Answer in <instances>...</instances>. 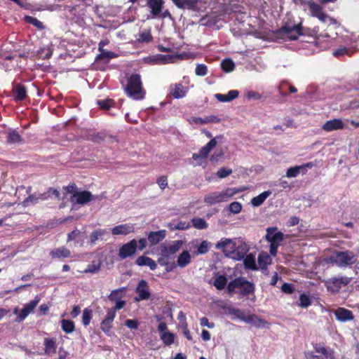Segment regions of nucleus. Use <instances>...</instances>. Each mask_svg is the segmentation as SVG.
<instances>
[{
	"mask_svg": "<svg viewBox=\"0 0 359 359\" xmlns=\"http://www.w3.org/2000/svg\"><path fill=\"white\" fill-rule=\"evenodd\" d=\"M244 265L245 268L255 270L257 269L255 257L252 254L248 255L244 257Z\"/></svg>",
	"mask_w": 359,
	"mask_h": 359,
	"instance_id": "37998d69",
	"label": "nucleus"
},
{
	"mask_svg": "<svg viewBox=\"0 0 359 359\" xmlns=\"http://www.w3.org/2000/svg\"><path fill=\"white\" fill-rule=\"evenodd\" d=\"M344 128V123L342 122V121L341 119H337V118L327 121L323 126V129L327 132L343 129Z\"/></svg>",
	"mask_w": 359,
	"mask_h": 359,
	"instance_id": "5701e85b",
	"label": "nucleus"
},
{
	"mask_svg": "<svg viewBox=\"0 0 359 359\" xmlns=\"http://www.w3.org/2000/svg\"><path fill=\"white\" fill-rule=\"evenodd\" d=\"M313 165V163L309 162L301 165L290 167L287 170L286 177L290 178L296 177L299 174L304 175L307 172V169L312 168Z\"/></svg>",
	"mask_w": 359,
	"mask_h": 359,
	"instance_id": "f8f14e48",
	"label": "nucleus"
},
{
	"mask_svg": "<svg viewBox=\"0 0 359 359\" xmlns=\"http://www.w3.org/2000/svg\"><path fill=\"white\" fill-rule=\"evenodd\" d=\"M281 290L287 294H292L294 291V289L292 287V285L287 283H284L282 285Z\"/></svg>",
	"mask_w": 359,
	"mask_h": 359,
	"instance_id": "e2e57ef3",
	"label": "nucleus"
},
{
	"mask_svg": "<svg viewBox=\"0 0 359 359\" xmlns=\"http://www.w3.org/2000/svg\"><path fill=\"white\" fill-rule=\"evenodd\" d=\"M61 326L62 330L67 334L72 333L75 330L74 323L70 320H62Z\"/></svg>",
	"mask_w": 359,
	"mask_h": 359,
	"instance_id": "4c0bfd02",
	"label": "nucleus"
},
{
	"mask_svg": "<svg viewBox=\"0 0 359 359\" xmlns=\"http://www.w3.org/2000/svg\"><path fill=\"white\" fill-rule=\"evenodd\" d=\"M191 259L190 253L187 250H184L178 256L177 265L180 268H184L191 262Z\"/></svg>",
	"mask_w": 359,
	"mask_h": 359,
	"instance_id": "c85d7f7f",
	"label": "nucleus"
},
{
	"mask_svg": "<svg viewBox=\"0 0 359 359\" xmlns=\"http://www.w3.org/2000/svg\"><path fill=\"white\" fill-rule=\"evenodd\" d=\"M172 1L179 8L189 10H195L198 3V0H172Z\"/></svg>",
	"mask_w": 359,
	"mask_h": 359,
	"instance_id": "4be33fe9",
	"label": "nucleus"
},
{
	"mask_svg": "<svg viewBox=\"0 0 359 359\" xmlns=\"http://www.w3.org/2000/svg\"><path fill=\"white\" fill-rule=\"evenodd\" d=\"M161 339L165 345L170 346L174 342L175 334L169 332H163L161 334Z\"/></svg>",
	"mask_w": 359,
	"mask_h": 359,
	"instance_id": "49530a36",
	"label": "nucleus"
},
{
	"mask_svg": "<svg viewBox=\"0 0 359 359\" xmlns=\"http://www.w3.org/2000/svg\"><path fill=\"white\" fill-rule=\"evenodd\" d=\"M163 0H147V5L151 8L153 18H156L162 11Z\"/></svg>",
	"mask_w": 359,
	"mask_h": 359,
	"instance_id": "6ab92c4d",
	"label": "nucleus"
},
{
	"mask_svg": "<svg viewBox=\"0 0 359 359\" xmlns=\"http://www.w3.org/2000/svg\"><path fill=\"white\" fill-rule=\"evenodd\" d=\"M222 68L226 72H232L235 67L233 62L231 59H225L222 62Z\"/></svg>",
	"mask_w": 359,
	"mask_h": 359,
	"instance_id": "de8ad7c7",
	"label": "nucleus"
},
{
	"mask_svg": "<svg viewBox=\"0 0 359 359\" xmlns=\"http://www.w3.org/2000/svg\"><path fill=\"white\" fill-rule=\"evenodd\" d=\"M243 282V278H235L232 281L229 282L227 285V290L229 293L233 292L235 289L241 287Z\"/></svg>",
	"mask_w": 359,
	"mask_h": 359,
	"instance_id": "79ce46f5",
	"label": "nucleus"
},
{
	"mask_svg": "<svg viewBox=\"0 0 359 359\" xmlns=\"http://www.w3.org/2000/svg\"><path fill=\"white\" fill-rule=\"evenodd\" d=\"M93 198V194L88 191H78L74 193L70 201L74 204L84 205L88 202L91 201Z\"/></svg>",
	"mask_w": 359,
	"mask_h": 359,
	"instance_id": "ddd939ff",
	"label": "nucleus"
},
{
	"mask_svg": "<svg viewBox=\"0 0 359 359\" xmlns=\"http://www.w3.org/2000/svg\"><path fill=\"white\" fill-rule=\"evenodd\" d=\"M126 290V287H119L116 290H112L111 292L108 296V299L111 302H116L117 300H121L123 297L122 293Z\"/></svg>",
	"mask_w": 359,
	"mask_h": 359,
	"instance_id": "f704fd0d",
	"label": "nucleus"
},
{
	"mask_svg": "<svg viewBox=\"0 0 359 359\" xmlns=\"http://www.w3.org/2000/svg\"><path fill=\"white\" fill-rule=\"evenodd\" d=\"M271 194V191H265L258 196L254 197L251 200V204L254 207H259L260 206L265 200Z\"/></svg>",
	"mask_w": 359,
	"mask_h": 359,
	"instance_id": "c756f323",
	"label": "nucleus"
},
{
	"mask_svg": "<svg viewBox=\"0 0 359 359\" xmlns=\"http://www.w3.org/2000/svg\"><path fill=\"white\" fill-rule=\"evenodd\" d=\"M358 259V256L351 250L334 251L329 257V262L336 264L340 268H346L354 264Z\"/></svg>",
	"mask_w": 359,
	"mask_h": 359,
	"instance_id": "f03ea898",
	"label": "nucleus"
},
{
	"mask_svg": "<svg viewBox=\"0 0 359 359\" xmlns=\"http://www.w3.org/2000/svg\"><path fill=\"white\" fill-rule=\"evenodd\" d=\"M210 248V243L207 241H203L198 246L196 251L194 252V256L206 254Z\"/></svg>",
	"mask_w": 359,
	"mask_h": 359,
	"instance_id": "c9c22d12",
	"label": "nucleus"
},
{
	"mask_svg": "<svg viewBox=\"0 0 359 359\" xmlns=\"http://www.w3.org/2000/svg\"><path fill=\"white\" fill-rule=\"evenodd\" d=\"M232 173V170L222 167L217 172V176L219 178H224Z\"/></svg>",
	"mask_w": 359,
	"mask_h": 359,
	"instance_id": "5fc2aeb1",
	"label": "nucleus"
},
{
	"mask_svg": "<svg viewBox=\"0 0 359 359\" xmlns=\"http://www.w3.org/2000/svg\"><path fill=\"white\" fill-rule=\"evenodd\" d=\"M302 27L301 25L292 26L285 25L281 27L278 33L281 37H287L290 40H296L298 36L302 35Z\"/></svg>",
	"mask_w": 359,
	"mask_h": 359,
	"instance_id": "423d86ee",
	"label": "nucleus"
},
{
	"mask_svg": "<svg viewBox=\"0 0 359 359\" xmlns=\"http://www.w3.org/2000/svg\"><path fill=\"white\" fill-rule=\"evenodd\" d=\"M39 302V299L38 297H36V298L31 301L29 303L27 304L24 308L21 310L20 313L18 316L15 321L16 322H21L24 319L26 318V317L33 311L34 308L37 306L38 303Z\"/></svg>",
	"mask_w": 359,
	"mask_h": 359,
	"instance_id": "2eb2a0df",
	"label": "nucleus"
},
{
	"mask_svg": "<svg viewBox=\"0 0 359 359\" xmlns=\"http://www.w3.org/2000/svg\"><path fill=\"white\" fill-rule=\"evenodd\" d=\"M100 269V264H89L88 267L84 270L85 273H97Z\"/></svg>",
	"mask_w": 359,
	"mask_h": 359,
	"instance_id": "13d9d810",
	"label": "nucleus"
},
{
	"mask_svg": "<svg viewBox=\"0 0 359 359\" xmlns=\"http://www.w3.org/2000/svg\"><path fill=\"white\" fill-rule=\"evenodd\" d=\"M157 183L161 189H164L168 185L167 177L165 176L160 177L157 180Z\"/></svg>",
	"mask_w": 359,
	"mask_h": 359,
	"instance_id": "69168bd1",
	"label": "nucleus"
},
{
	"mask_svg": "<svg viewBox=\"0 0 359 359\" xmlns=\"http://www.w3.org/2000/svg\"><path fill=\"white\" fill-rule=\"evenodd\" d=\"M242 286L240 287L241 293L243 296H248L250 294H253L255 292V285L253 283L246 280L243 278Z\"/></svg>",
	"mask_w": 359,
	"mask_h": 359,
	"instance_id": "2f4dec72",
	"label": "nucleus"
},
{
	"mask_svg": "<svg viewBox=\"0 0 359 359\" xmlns=\"http://www.w3.org/2000/svg\"><path fill=\"white\" fill-rule=\"evenodd\" d=\"M314 348L316 353L322 354L326 358H328L329 353L325 347L316 345Z\"/></svg>",
	"mask_w": 359,
	"mask_h": 359,
	"instance_id": "052dcab7",
	"label": "nucleus"
},
{
	"mask_svg": "<svg viewBox=\"0 0 359 359\" xmlns=\"http://www.w3.org/2000/svg\"><path fill=\"white\" fill-rule=\"evenodd\" d=\"M243 320L248 323L254 324L257 327H261L266 324V321L257 318L255 315H250L247 317H243Z\"/></svg>",
	"mask_w": 359,
	"mask_h": 359,
	"instance_id": "72a5a7b5",
	"label": "nucleus"
},
{
	"mask_svg": "<svg viewBox=\"0 0 359 359\" xmlns=\"http://www.w3.org/2000/svg\"><path fill=\"white\" fill-rule=\"evenodd\" d=\"M207 67L206 65H203V64H200V65H198L196 67V70H195V72H196V74L197 76H203L207 74Z\"/></svg>",
	"mask_w": 359,
	"mask_h": 359,
	"instance_id": "4d7b16f0",
	"label": "nucleus"
},
{
	"mask_svg": "<svg viewBox=\"0 0 359 359\" xmlns=\"http://www.w3.org/2000/svg\"><path fill=\"white\" fill-rule=\"evenodd\" d=\"M238 192H239V190L235 188H227L222 191L212 192L205 196L204 202L210 205L225 202Z\"/></svg>",
	"mask_w": 359,
	"mask_h": 359,
	"instance_id": "39448f33",
	"label": "nucleus"
},
{
	"mask_svg": "<svg viewBox=\"0 0 359 359\" xmlns=\"http://www.w3.org/2000/svg\"><path fill=\"white\" fill-rule=\"evenodd\" d=\"M114 103L112 99L100 100L97 102L98 106L104 110H108L111 107H113Z\"/></svg>",
	"mask_w": 359,
	"mask_h": 359,
	"instance_id": "a18cd8bd",
	"label": "nucleus"
},
{
	"mask_svg": "<svg viewBox=\"0 0 359 359\" xmlns=\"http://www.w3.org/2000/svg\"><path fill=\"white\" fill-rule=\"evenodd\" d=\"M166 236L165 230H160L157 231H151L148 233V241L151 245H156L162 241Z\"/></svg>",
	"mask_w": 359,
	"mask_h": 359,
	"instance_id": "aec40b11",
	"label": "nucleus"
},
{
	"mask_svg": "<svg viewBox=\"0 0 359 359\" xmlns=\"http://www.w3.org/2000/svg\"><path fill=\"white\" fill-rule=\"evenodd\" d=\"M39 202L36 193L29 194L22 202L24 206L34 205Z\"/></svg>",
	"mask_w": 359,
	"mask_h": 359,
	"instance_id": "8fccbe9b",
	"label": "nucleus"
},
{
	"mask_svg": "<svg viewBox=\"0 0 359 359\" xmlns=\"http://www.w3.org/2000/svg\"><path fill=\"white\" fill-rule=\"evenodd\" d=\"M183 241H174L171 244L163 246L161 249V256L158 259L160 265H165L170 262L175 261V254L181 249Z\"/></svg>",
	"mask_w": 359,
	"mask_h": 359,
	"instance_id": "7ed1b4c3",
	"label": "nucleus"
},
{
	"mask_svg": "<svg viewBox=\"0 0 359 359\" xmlns=\"http://www.w3.org/2000/svg\"><path fill=\"white\" fill-rule=\"evenodd\" d=\"M136 293L138 296L135 297L136 302L147 300L150 298L151 294L149 291V285L146 280H142L136 287Z\"/></svg>",
	"mask_w": 359,
	"mask_h": 359,
	"instance_id": "9b49d317",
	"label": "nucleus"
},
{
	"mask_svg": "<svg viewBox=\"0 0 359 359\" xmlns=\"http://www.w3.org/2000/svg\"><path fill=\"white\" fill-rule=\"evenodd\" d=\"M81 232L78 229L71 231L67 235V242L76 241L78 243H80L81 245H82L83 239L81 238Z\"/></svg>",
	"mask_w": 359,
	"mask_h": 359,
	"instance_id": "58836bf2",
	"label": "nucleus"
},
{
	"mask_svg": "<svg viewBox=\"0 0 359 359\" xmlns=\"http://www.w3.org/2000/svg\"><path fill=\"white\" fill-rule=\"evenodd\" d=\"M45 352L46 353H50L55 352V341L53 339L46 338L44 339Z\"/></svg>",
	"mask_w": 359,
	"mask_h": 359,
	"instance_id": "a19ab883",
	"label": "nucleus"
},
{
	"mask_svg": "<svg viewBox=\"0 0 359 359\" xmlns=\"http://www.w3.org/2000/svg\"><path fill=\"white\" fill-rule=\"evenodd\" d=\"M215 248L222 250L224 254L233 259L241 260L247 251L245 246H236L233 240L223 238L216 245Z\"/></svg>",
	"mask_w": 359,
	"mask_h": 359,
	"instance_id": "f257e3e1",
	"label": "nucleus"
},
{
	"mask_svg": "<svg viewBox=\"0 0 359 359\" xmlns=\"http://www.w3.org/2000/svg\"><path fill=\"white\" fill-rule=\"evenodd\" d=\"M299 306L303 308H306L311 304V300L309 295L306 294H301L299 296Z\"/></svg>",
	"mask_w": 359,
	"mask_h": 359,
	"instance_id": "3c124183",
	"label": "nucleus"
},
{
	"mask_svg": "<svg viewBox=\"0 0 359 359\" xmlns=\"http://www.w3.org/2000/svg\"><path fill=\"white\" fill-rule=\"evenodd\" d=\"M192 226L197 229H207L208 225L206 221L201 217H194L191 219Z\"/></svg>",
	"mask_w": 359,
	"mask_h": 359,
	"instance_id": "ea45409f",
	"label": "nucleus"
},
{
	"mask_svg": "<svg viewBox=\"0 0 359 359\" xmlns=\"http://www.w3.org/2000/svg\"><path fill=\"white\" fill-rule=\"evenodd\" d=\"M88 139L95 143H100L104 140H107L111 142L116 140L111 135H107L103 133L90 134Z\"/></svg>",
	"mask_w": 359,
	"mask_h": 359,
	"instance_id": "b1692460",
	"label": "nucleus"
},
{
	"mask_svg": "<svg viewBox=\"0 0 359 359\" xmlns=\"http://www.w3.org/2000/svg\"><path fill=\"white\" fill-rule=\"evenodd\" d=\"M309 7L311 15L317 18L320 22H325L330 18L329 15L323 11V8L313 0H309Z\"/></svg>",
	"mask_w": 359,
	"mask_h": 359,
	"instance_id": "9d476101",
	"label": "nucleus"
},
{
	"mask_svg": "<svg viewBox=\"0 0 359 359\" xmlns=\"http://www.w3.org/2000/svg\"><path fill=\"white\" fill-rule=\"evenodd\" d=\"M92 310L89 309H85L83 311L82 322L85 326L90 324V320L92 319Z\"/></svg>",
	"mask_w": 359,
	"mask_h": 359,
	"instance_id": "09e8293b",
	"label": "nucleus"
},
{
	"mask_svg": "<svg viewBox=\"0 0 359 359\" xmlns=\"http://www.w3.org/2000/svg\"><path fill=\"white\" fill-rule=\"evenodd\" d=\"M135 264L140 266H147L150 268L151 270L156 269L157 266V264L154 259L144 255L139 257L136 259Z\"/></svg>",
	"mask_w": 359,
	"mask_h": 359,
	"instance_id": "393cba45",
	"label": "nucleus"
},
{
	"mask_svg": "<svg viewBox=\"0 0 359 359\" xmlns=\"http://www.w3.org/2000/svg\"><path fill=\"white\" fill-rule=\"evenodd\" d=\"M114 302L116 303L115 306L109 309L108 311H114V315L116 316V311L123 308L126 304V302L124 300H117Z\"/></svg>",
	"mask_w": 359,
	"mask_h": 359,
	"instance_id": "bf43d9fd",
	"label": "nucleus"
},
{
	"mask_svg": "<svg viewBox=\"0 0 359 359\" xmlns=\"http://www.w3.org/2000/svg\"><path fill=\"white\" fill-rule=\"evenodd\" d=\"M227 283V278L225 276L221 275L217 277L214 282V285L217 290H222L224 288Z\"/></svg>",
	"mask_w": 359,
	"mask_h": 359,
	"instance_id": "c03bdc74",
	"label": "nucleus"
},
{
	"mask_svg": "<svg viewBox=\"0 0 359 359\" xmlns=\"http://www.w3.org/2000/svg\"><path fill=\"white\" fill-rule=\"evenodd\" d=\"M348 50L345 47L339 48L333 52L335 57H339L348 54Z\"/></svg>",
	"mask_w": 359,
	"mask_h": 359,
	"instance_id": "0e129e2a",
	"label": "nucleus"
},
{
	"mask_svg": "<svg viewBox=\"0 0 359 359\" xmlns=\"http://www.w3.org/2000/svg\"><path fill=\"white\" fill-rule=\"evenodd\" d=\"M25 20L27 22L30 23L31 25H34V27L39 29L43 28V23L36 18L27 15L25 16Z\"/></svg>",
	"mask_w": 359,
	"mask_h": 359,
	"instance_id": "603ef678",
	"label": "nucleus"
},
{
	"mask_svg": "<svg viewBox=\"0 0 359 359\" xmlns=\"http://www.w3.org/2000/svg\"><path fill=\"white\" fill-rule=\"evenodd\" d=\"M277 227H269L266 229L265 239L270 243H281L284 240V234L280 231H276Z\"/></svg>",
	"mask_w": 359,
	"mask_h": 359,
	"instance_id": "4468645a",
	"label": "nucleus"
},
{
	"mask_svg": "<svg viewBox=\"0 0 359 359\" xmlns=\"http://www.w3.org/2000/svg\"><path fill=\"white\" fill-rule=\"evenodd\" d=\"M137 250V241L136 239H132L119 248L118 255L121 259H125L135 255Z\"/></svg>",
	"mask_w": 359,
	"mask_h": 359,
	"instance_id": "0eeeda50",
	"label": "nucleus"
},
{
	"mask_svg": "<svg viewBox=\"0 0 359 359\" xmlns=\"http://www.w3.org/2000/svg\"><path fill=\"white\" fill-rule=\"evenodd\" d=\"M6 142L8 144H21L22 142V138L18 132L14 130L8 133Z\"/></svg>",
	"mask_w": 359,
	"mask_h": 359,
	"instance_id": "473e14b6",
	"label": "nucleus"
},
{
	"mask_svg": "<svg viewBox=\"0 0 359 359\" xmlns=\"http://www.w3.org/2000/svg\"><path fill=\"white\" fill-rule=\"evenodd\" d=\"M242 205L239 202H232L229 205V211L233 214H238L241 211Z\"/></svg>",
	"mask_w": 359,
	"mask_h": 359,
	"instance_id": "6e6d98bb",
	"label": "nucleus"
},
{
	"mask_svg": "<svg viewBox=\"0 0 359 359\" xmlns=\"http://www.w3.org/2000/svg\"><path fill=\"white\" fill-rule=\"evenodd\" d=\"M127 95L134 100H142L144 97V91L142 86V81L139 74H132L128 79L126 88Z\"/></svg>",
	"mask_w": 359,
	"mask_h": 359,
	"instance_id": "20e7f679",
	"label": "nucleus"
},
{
	"mask_svg": "<svg viewBox=\"0 0 359 359\" xmlns=\"http://www.w3.org/2000/svg\"><path fill=\"white\" fill-rule=\"evenodd\" d=\"M187 90L182 84L176 83L170 86V94L175 99L182 98L186 95Z\"/></svg>",
	"mask_w": 359,
	"mask_h": 359,
	"instance_id": "a878e982",
	"label": "nucleus"
},
{
	"mask_svg": "<svg viewBox=\"0 0 359 359\" xmlns=\"http://www.w3.org/2000/svg\"><path fill=\"white\" fill-rule=\"evenodd\" d=\"M269 259L268 256H266L265 257H262L261 255L258 257V264L261 269H264L266 267L268 262L266 260Z\"/></svg>",
	"mask_w": 359,
	"mask_h": 359,
	"instance_id": "774afa93",
	"label": "nucleus"
},
{
	"mask_svg": "<svg viewBox=\"0 0 359 359\" xmlns=\"http://www.w3.org/2000/svg\"><path fill=\"white\" fill-rule=\"evenodd\" d=\"M239 92L236 90H231L228 92L226 95L224 94H215V98L222 102H230L238 97Z\"/></svg>",
	"mask_w": 359,
	"mask_h": 359,
	"instance_id": "cd10ccee",
	"label": "nucleus"
},
{
	"mask_svg": "<svg viewBox=\"0 0 359 359\" xmlns=\"http://www.w3.org/2000/svg\"><path fill=\"white\" fill-rule=\"evenodd\" d=\"M115 317L114 311H108L106 316L101 322L100 328L108 336L110 335V330Z\"/></svg>",
	"mask_w": 359,
	"mask_h": 359,
	"instance_id": "dca6fc26",
	"label": "nucleus"
},
{
	"mask_svg": "<svg viewBox=\"0 0 359 359\" xmlns=\"http://www.w3.org/2000/svg\"><path fill=\"white\" fill-rule=\"evenodd\" d=\"M138 40L141 42H149L152 40L150 31L144 30L140 34Z\"/></svg>",
	"mask_w": 359,
	"mask_h": 359,
	"instance_id": "864d4df0",
	"label": "nucleus"
},
{
	"mask_svg": "<svg viewBox=\"0 0 359 359\" xmlns=\"http://www.w3.org/2000/svg\"><path fill=\"white\" fill-rule=\"evenodd\" d=\"M125 325L130 329L136 330L138 327L139 322L137 320L128 319L126 320Z\"/></svg>",
	"mask_w": 359,
	"mask_h": 359,
	"instance_id": "680f3d73",
	"label": "nucleus"
},
{
	"mask_svg": "<svg viewBox=\"0 0 359 359\" xmlns=\"http://www.w3.org/2000/svg\"><path fill=\"white\" fill-rule=\"evenodd\" d=\"M111 232L114 236H126L130 233L134 232V226L128 224H120L111 229Z\"/></svg>",
	"mask_w": 359,
	"mask_h": 359,
	"instance_id": "412c9836",
	"label": "nucleus"
},
{
	"mask_svg": "<svg viewBox=\"0 0 359 359\" xmlns=\"http://www.w3.org/2000/svg\"><path fill=\"white\" fill-rule=\"evenodd\" d=\"M222 136H217L212 138L205 146H203L199 151L198 154H194L192 158L197 161L198 159H205L208 157L210 151L212 150L217 145V140L221 138Z\"/></svg>",
	"mask_w": 359,
	"mask_h": 359,
	"instance_id": "1a4fd4ad",
	"label": "nucleus"
},
{
	"mask_svg": "<svg viewBox=\"0 0 359 359\" xmlns=\"http://www.w3.org/2000/svg\"><path fill=\"white\" fill-rule=\"evenodd\" d=\"M12 92L15 101H22L27 96L26 87L21 83L13 85Z\"/></svg>",
	"mask_w": 359,
	"mask_h": 359,
	"instance_id": "a211bd4d",
	"label": "nucleus"
},
{
	"mask_svg": "<svg viewBox=\"0 0 359 359\" xmlns=\"http://www.w3.org/2000/svg\"><path fill=\"white\" fill-rule=\"evenodd\" d=\"M334 316L337 320L340 322H346L352 320L354 316L351 311L345 308L339 307L334 311Z\"/></svg>",
	"mask_w": 359,
	"mask_h": 359,
	"instance_id": "f3484780",
	"label": "nucleus"
},
{
	"mask_svg": "<svg viewBox=\"0 0 359 359\" xmlns=\"http://www.w3.org/2000/svg\"><path fill=\"white\" fill-rule=\"evenodd\" d=\"M50 255L53 258H67L71 256V252L65 247L62 246L51 250Z\"/></svg>",
	"mask_w": 359,
	"mask_h": 359,
	"instance_id": "bb28decb",
	"label": "nucleus"
},
{
	"mask_svg": "<svg viewBox=\"0 0 359 359\" xmlns=\"http://www.w3.org/2000/svg\"><path fill=\"white\" fill-rule=\"evenodd\" d=\"M102 42H100L99 43V47H98V49L100 52V54H99L96 59L97 60H104V59H107L109 60V58H112V57H116V54L111 51H105L103 48H102Z\"/></svg>",
	"mask_w": 359,
	"mask_h": 359,
	"instance_id": "e433bc0d",
	"label": "nucleus"
},
{
	"mask_svg": "<svg viewBox=\"0 0 359 359\" xmlns=\"http://www.w3.org/2000/svg\"><path fill=\"white\" fill-rule=\"evenodd\" d=\"M137 241V250L142 251L147 245V240L145 238H142Z\"/></svg>",
	"mask_w": 359,
	"mask_h": 359,
	"instance_id": "338daca9",
	"label": "nucleus"
},
{
	"mask_svg": "<svg viewBox=\"0 0 359 359\" xmlns=\"http://www.w3.org/2000/svg\"><path fill=\"white\" fill-rule=\"evenodd\" d=\"M107 234H108V231L106 229H100L93 231L90 235V245H95L97 241L102 240Z\"/></svg>",
	"mask_w": 359,
	"mask_h": 359,
	"instance_id": "7c9ffc66",
	"label": "nucleus"
},
{
	"mask_svg": "<svg viewBox=\"0 0 359 359\" xmlns=\"http://www.w3.org/2000/svg\"><path fill=\"white\" fill-rule=\"evenodd\" d=\"M351 278L347 276H339L330 278L326 284L328 290L338 291L341 287L348 285Z\"/></svg>",
	"mask_w": 359,
	"mask_h": 359,
	"instance_id": "6e6552de",
	"label": "nucleus"
}]
</instances>
